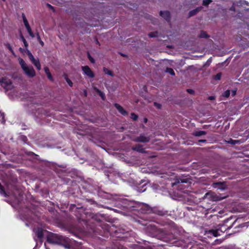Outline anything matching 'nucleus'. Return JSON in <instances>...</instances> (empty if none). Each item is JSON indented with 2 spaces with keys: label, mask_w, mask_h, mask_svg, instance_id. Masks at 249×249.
<instances>
[{
  "label": "nucleus",
  "mask_w": 249,
  "mask_h": 249,
  "mask_svg": "<svg viewBox=\"0 0 249 249\" xmlns=\"http://www.w3.org/2000/svg\"><path fill=\"white\" fill-rule=\"evenodd\" d=\"M154 104H155V105L156 106H157V107H158V108H160V105H159V104H157V103H155Z\"/></svg>",
  "instance_id": "72a5a7b5"
},
{
  "label": "nucleus",
  "mask_w": 249,
  "mask_h": 249,
  "mask_svg": "<svg viewBox=\"0 0 249 249\" xmlns=\"http://www.w3.org/2000/svg\"><path fill=\"white\" fill-rule=\"evenodd\" d=\"M0 83H1V81L0 80Z\"/></svg>",
  "instance_id": "c03bdc74"
},
{
  "label": "nucleus",
  "mask_w": 249,
  "mask_h": 249,
  "mask_svg": "<svg viewBox=\"0 0 249 249\" xmlns=\"http://www.w3.org/2000/svg\"><path fill=\"white\" fill-rule=\"evenodd\" d=\"M187 91L190 94H193L194 93V91L192 89H188Z\"/></svg>",
  "instance_id": "7c9ffc66"
},
{
  "label": "nucleus",
  "mask_w": 249,
  "mask_h": 249,
  "mask_svg": "<svg viewBox=\"0 0 249 249\" xmlns=\"http://www.w3.org/2000/svg\"><path fill=\"white\" fill-rule=\"evenodd\" d=\"M46 249H49L47 248V247H46Z\"/></svg>",
  "instance_id": "37998d69"
},
{
  "label": "nucleus",
  "mask_w": 249,
  "mask_h": 249,
  "mask_svg": "<svg viewBox=\"0 0 249 249\" xmlns=\"http://www.w3.org/2000/svg\"><path fill=\"white\" fill-rule=\"evenodd\" d=\"M104 71L105 73L107 74H108L110 76H113L112 72L111 71H110L109 69L104 68Z\"/></svg>",
  "instance_id": "4468645a"
},
{
  "label": "nucleus",
  "mask_w": 249,
  "mask_h": 249,
  "mask_svg": "<svg viewBox=\"0 0 249 249\" xmlns=\"http://www.w3.org/2000/svg\"><path fill=\"white\" fill-rule=\"evenodd\" d=\"M34 231L35 232L36 235L38 237L39 239H41L42 238L43 236V232L42 229L37 228L36 229H34Z\"/></svg>",
  "instance_id": "39448f33"
},
{
  "label": "nucleus",
  "mask_w": 249,
  "mask_h": 249,
  "mask_svg": "<svg viewBox=\"0 0 249 249\" xmlns=\"http://www.w3.org/2000/svg\"><path fill=\"white\" fill-rule=\"evenodd\" d=\"M49 7H50L53 8V7L51 5L49 4Z\"/></svg>",
  "instance_id": "a19ab883"
},
{
  "label": "nucleus",
  "mask_w": 249,
  "mask_h": 249,
  "mask_svg": "<svg viewBox=\"0 0 249 249\" xmlns=\"http://www.w3.org/2000/svg\"><path fill=\"white\" fill-rule=\"evenodd\" d=\"M209 99H210V100H213V99H214V97H213V96H211V97H209Z\"/></svg>",
  "instance_id": "c9c22d12"
},
{
  "label": "nucleus",
  "mask_w": 249,
  "mask_h": 249,
  "mask_svg": "<svg viewBox=\"0 0 249 249\" xmlns=\"http://www.w3.org/2000/svg\"><path fill=\"white\" fill-rule=\"evenodd\" d=\"M236 93V90H234L232 91V94H233V95H234Z\"/></svg>",
  "instance_id": "f704fd0d"
},
{
  "label": "nucleus",
  "mask_w": 249,
  "mask_h": 249,
  "mask_svg": "<svg viewBox=\"0 0 249 249\" xmlns=\"http://www.w3.org/2000/svg\"><path fill=\"white\" fill-rule=\"evenodd\" d=\"M44 71H45L46 74H47V77L48 78V79L52 81H53V77L50 72L49 69L48 67H46L44 68Z\"/></svg>",
  "instance_id": "1a4fd4ad"
},
{
  "label": "nucleus",
  "mask_w": 249,
  "mask_h": 249,
  "mask_svg": "<svg viewBox=\"0 0 249 249\" xmlns=\"http://www.w3.org/2000/svg\"><path fill=\"white\" fill-rule=\"evenodd\" d=\"M26 53H27V54L28 55L30 60L32 62V63L36 67V69L38 70H41V65H40L39 59L37 58H35L34 57V56H33V55L31 53V52L28 50H26Z\"/></svg>",
  "instance_id": "f03ea898"
},
{
  "label": "nucleus",
  "mask_w": 249,
  "mask_h": 249,
  "mask_svg": "<svg viewBox=\"0 0 249 249\" xmlns=\"http://www.w3.org/2000/svg\"><path fill=\"white\" fill-rule=\"evenodd\" d=\"M212 232L213 233V235L214 236H217L218 235V234L217 233V231H212Z\"/></svg>",
  "instance_id": "2f4dec72"
},
{
  "label": "nucleus",
  "mask_w": 249,
  "mask_h": 249,
  "mask_svg": "<svg viewBox=\"0 0 249 249\" xmlns=\"http://www.w3.org/2000/svg\"><path fill=\"white\" fill-rule=\"evenodd\" d=\"M199 36L201 37H207V34L206 32L203 31L201 32Z\"/></svg>",
  "instance_id": "5701e85b"
},
{
  "label": "nucleus",
  "mask_w": 249,
  "mask_h": 249,
  "mask_svg": "<svg viewBox=\"0 0 249 249\" xmlns=\"http://www.w3.org/2000/svg\"><path fill=\"white\" fill-rule=\"evenodd\" d=\"M131 119H132L133 120H136L138 118V116L137 115H136L134 113H131Z\"/></svg>",
  "instance_id": "a878e982"
},
{
  "label": "nucleus",
  "mask_w": 249,
  "mask_h": 249,
  "mask_svg": "<svg viewBox=\"0 0 249 249\" xmlns=\"http://www.w3.org/2000/svg\"><path fill=\"white\" fill-rule=\"evenodd\" d=\"M27 30L29 33V34L30 35V36L32 37H35V35L34 34H33V33L32 32V29L31 28V27H29L28 28H27Z\"/></svg>",
  "instance_id": "6ab92c4d"
},
{
  "label": "nucleus",
  "mask_w": 249,
  "mask_h": 249,
  "mask_svg": "<svg viewBox=\"0 0 249 249\" xmlns=\"http://www.w3.org/2000/svg\"><path fill=\"white\" fill-rule=\"evenodd\" d=\"M65 79L69 86L71 87L72 86V82L67 76H66Z\"/></svg>",
  "instance_id": "4be33fe9"
},
{
  "label": "nucleus",
  "mask_w": 249,
  "mask_h": 249,
  "mask_svg": "<svg viewBox=\"0 0 249 249\" xmlns=\"http://www.w3.org/2000/svg\"><path fill=\"white\" fill-rule=\"evenodd\" d=\"M82 70L83 71L84 74L90 78L94 77V74L91 70L89 67L88 66L82 67Z\"/></svg>",
  "instance_id": "20e7f679"
},
{
  "label": "nucleus",
  "mask_w": 249,
  "mask_h": 249,
  "mask_svg": "<svg viewBox=\"0 0 249 249\" xmlns=\"http://www.w3.org/2000/svg\"><path fill=\"white\" fill-rule=\"evenodd\" d=\"M3 1H5L6 0H2Z\"/></svg>",
  "instance_id": "79ce46f5"
},
{
  "label": "nucleus",
  "mask_w": 249,
  "mask_h": 249,
  "mask_svg": "<svg viewBox=\"0 0 249 249\" xmlns=\"http://www.w3.org/2000/svg\"><path fill=\"white\" fill-rule=\"evenodd\" d=\"M221 184L219 183H213V187H214V188H217L218 189H223V188L219 187L218 186L219 185H220Z\"/></svg>",
  "instance_id": "393cba45"
},
{
  "label": "nucleus",
  "mask_w": 249,
  "mask_h": 249,
  "mask_svg": "<svg viewBox=\"0 0 249 249\" xmlns=\"http://www.w3.org/2000/svg\"><path fill=\"white\" fill-rule=\"evenodd\" d=\"M166 72L170 73L172 75H175V74L174 71L171 68H167L166 70Z\"/></svg>",
  "instance_id": "2eb2a0df"
},
{
  "label": "nucleus",
  "mask_w": 249,
  "mask_h": 249,
  "mask_svg": "<svg viewBox=\"0 0 249 249\" xmlns=\"http://www.w3.org/2000/svg\"><path fill=\"white\" fill-rule=\"evenodd\" d=\"M20 38H21V40L23 41L25 47L27 48V47L28 46V44L27 42L26 41V39H25V38L23 36H21Z\"/></svg>",
  "instance_id": "f3484780"
},
{
  "label": "nucleus",
  "mask_w": 249,
  "mask_h": 249,
  "mask_svg": "<svg viewBox=\"0 0 249 249\" xmlns=\"http://www.w3.org/2000/svg\"><path fill=\"white\" fill-rule=\"evenodd\" d=\"M1 85L6 90L10 89L12 86V82L10 79L2 78L1 81Z\"/></svg>",
  "instance_id": "7ed1b4c3"
},
{
  "label": "nucleus",
  "mask_w": 249,
  "mask_h": 249,
  "mask_svg": "<svg viewBox=\"0 0 249 249\" xmlns=\"http://www.w3.org/2000/svg\"><path fill=\"white\" fill-rule=\"evenodd\" d=\"M149 138L145 137L143 135L140 136L139 137L137 138L136 139V141L137 142H147L149 141Z\"/></svg>",
  "instance_id": "6e6552de"
},
{
  "label": "nucleus",
  "mask_w": 249,
  "mask_h": 249,
  "mask_svg": "<svg viewBox=\"0 0 249 249\" xmlns=\"http://www.w3.org/2000/svg\"><path fill=\"white\" fill-rule=\"evenodd\" d=\"M147 119H144V122L145 123L147 122Z\"/></svg>",
  "instance_id": "4c0bfd02"
},
{
  "label": "nucleus",
  "mask_w": 249,
  "mask_h": 249,
  "mask_svg": "<svg viewBox=\"0 0 249 249\" xmlns=\"http://www.w3.org/2000/svg\"><path fill=\"white\" fill-rule=\"evenodd\" d=\"M6 46L7 47V48L11 52V53L13 54H14V52L11 46H10V45L9 43H7L6 44Z\"/></svg>",
  "instance_id": "b1692460"
},
{
  "label": "nucleus",
  "mask_w": 249,
  "mask_h": 249,
  "mask_svg": "<svg viewBox=\"0 0 249 249\" xmlns=\"http://www.w3.org/2000/svg\"><path fill=\"white\" fill-rule=\"evenodd\" d=\"M219 199H220V198H217L215 199L214 200H219Z\"/></svg>",
  "instance_id": "58836bf2"
},
{
  "label": "nucleus",
  "mask_w": 249,
  "mask_h": 249,
  "mask_svg": "<svg viewBox=\"0 0 249 249\" xmlns=\"http://www.w3.org/2000/svg\"><path fill=\"white\" fill-rule=\"evenodd\" d=\"M227 142L229 143H231L232 144H235L236 143H239V141L238 140H233L232 139H230L229 141H227Z\"/></svg>",
  "instance_id": "dca6fc26"
},
{
  "label": "nucleus",
  "mask_w": 249,
  "mask_h": 249,
  "mask_svg": "<svg viewBox=\"0 0 249 249\" xmlns=\"http://www.w3.org/2000/svg\"><path fill=\"white\" fill-rule=\"evenodd\" d=\"M221 77V74L220 73H217L214 76V79L216 80H220Z\"/></svg>",
  "instance_id": "aec40b11"
},
{
  "label": "nucleus",
  "mask_w": 249,
  "mask_h": 249,
  "mask_svg": "<svg viewBox=\"0 0 249 249\" xmlns=\"http://www.w3.org/2000/svg\"><path fill=\"white\" fill-rule=\"evenodd\" d=\"M230 91L229 90H227L225 92V93L224 94V96H225L226 97H228L230 95Z\"/></svg>",
  "instance_id": "bb28decb"
},
{
  "label": "nucleus",
  "mask_w": 249,
  "mask_h": 249,
  "mask_svg": "<svg viewBox=\"0 0 249 249\" xmlns=\"http://www.w3.org/2000/svg\"><path fill=\"white\" fill-rule=\"evenodd\" d=\"M212 1L211 0H204L203 1V4L204 5L207 6Z\"/></svg>",
  "instance_id": "412c9836"
},
{
  "label": "nucleus",
  "mask_w": 249,
  "mask_h": 249,
  "mask_svg": "<svg viewBox=\"0 0 249 249\" xmlns=\"http://www.w3.org/2000/svg\"><path fill=\"white\" fill-rule=\"evenodd\" d=\"M176 184V183H174L172 184V185L174 186V185H175Z\"/></svg>",
  "instance_id": "ea45409f"
},
{
  "label": "nucleus",
  "mask_w": 249,
  "mask_h": 249,
  "mask_svg": "<svg viewBox=\"0 0 249 249\" xmlns=\"http://www.w3.org/2000/svg\"><path fill=\"white\" fill-rule=\"evenodd\" d=\"M157 33H149V36L151 37H156L157 36L156 35L157 34Z\"/></svg>",
  "instance_id": "cd10ccee"
},
{
  "label": "nucleus",
  "mask_w": 249,
  "mask_h": 249,
  "mask_svg": "<svg viewBox=\"0 0 249 249\" xmlns=\"http://www.w3.org/2000/svg\"><path fill=\"white\" fill-rule=\"evenodd\" d=\"M114 106L122 115H125L127 114L126 111L124 110V108L120 105L118 104H115Z\"/></svg>",
  "instance_id": "0eeeda50"
},
{
  "label": "nucleus",
  "mask_w": 249,
  "mask_h": 249,
  "mask_svg": "<svg viewBox=\"0 0 249 249\" xmlns=\"http://www.w3.org/2000/svg\"><path fill=\"white\" fill-rule=\"evenodd\" d=\"M199 142H206V140H201Z\"/></svg>",
  "instance_id": "e433bc0d"
},
{
  "label": "nucleus",
  "mask_w": 249,
  "mask_h": 249,
  "mask_svg": "<svg viewBox=\"0 0 249 249\" xmlns=\"http://www.w3.org/2000/svg\"><path fill=\"white\" fill-rule=\"evenodd\" d=\"M22 18H23V20L24 24L26 28V29L29 27H30V25L29 24V23L24 14H22Z\"/></svg>",
  "instance_id": "9b49d317"
},
{
  "label": "nucleus",
  "mask_w": 249,
  "mask_h": 249,
  "mask_svg": "<svg viewBox=\"0 0 249 249\" xmlns=\"http://www.w3.org/2000/svg\"><path fill=\"white\" fill-rule=\"evenodd\" d=\"M180 182L181 183H186V182H187V180L186 179H180Z\"/></svg>",
  "instance_id": "473e14b6"
},
{
  "label": "nucleus",
  "mask_w": 249,
  "mask_h": 249,
  "mask_svg": "<svg viewBox=\"0 0 249 249\" xmlns=\"http://www.w3.org/2000/svg\"><path fill=\"white\" fill-rule=\"evenodd\" d=\"M199 11V9L197 8L194 10L191 11L189 13V17H191L196 14Z\"/></svg>",
  "instance_id": "a211bd4d"
},
{
  "label": "nucleus",
  "mask_w": 249,
  "mask_h": 249,
  "mask_svg": "<svg viewBox=\"0 0 249 249\" xmlns=\"http://www.w3.org/2000/svg\"><path fill=\"white\" fill-rule=\"evenodd\" d=\"M94 89L99 94L103 100H104L105 99V95L101 91L96 88H94Z\"/></svg>",
  "instance_id": "f8f14e48"
},
{
  "label": "nucleus",
  "mask_w": 249,
  "mask_h": 249,
  "mask_svg": "<svg viewBox=\"0 0 249 249\" xmlns=\"http://www.w3.org/2000/svg\"><path fill=\"white\" fill-rule=\"evenodd\" d=\"M37 38L40 44L43 46L44 45V42L41 40L40 37L38 35H37Z\"/></svg>",
  "instance_id": "c85d7f7f"
},
{
  "label": "nucleus",
  "mask_w": 249,
  "mask_h": 249,
  "mask_svg": "<svg viewBox=\"0 0 249 249\" xmlns=\"http://www.w3.org/2000/svg\"><path fill=\"white\" fill-rule=\"evenodd\" d=\"M19 63L24 73L30 77H33L36 76V71L32 66H28L23 59L18 58Z\"/></svg>",
  "instance_id": "f257e3e1"
},
{
  "label": "nucleus",
  "mask_w": 249,
  "mask_h": 249,
  "mask_svg": "<svg viewBox=\"0 0 249 249\" xmlns=\"http://www.w3.org/2000/svg\"><path fill=\"white\" fill-rule=\"evenodd\" d=\"M132 149L134 150L137 151L139 152L142 153L144 152V149L142 147V146L140 145H137L135 147H133Z\"/></svg>",
  "instance_id": "9d476101"
},
{
  "label": "nucleus",
  "mask_w": 249,
  "mask_h": 249,
  "mask_svg": "<svg viewBox=\"0 0 249 249\" xmlns=\"http://www.w3.org/2000/svg\"><path fill=\"white\" fill-rule=\"evenodd\" d=\"M160 15L166 20H168L170 18V13L168 11H160Z\"/></svg>",
  "instance_id": "423d86ee"
},
{
  "label": "nucleus",
  "mask_w": 249,
  "mask_h": 249,
  "mask_svg": "<svg viewBox=\"0 0 249 249\" xmlns=\"http://www.w3.org/2000/svg\"><path fill=\"white\" fill-rule=\"evenodd\" d=\"M206 132L204 131H197L194 132V135L196 136H200L206 134Z\"/></svg>",
  "instance_id": "ddd939ff"
},
{
  "label": "nucleus",
  "mask_w": 249,
  "mask_h": 249,
  "mask_svg": "<svg viewBox=\"0 0 249 249\" xmlns=\"http://www.w3.org/2000/svg\"><path fill=\"white\" fill-rule=\"evenodd\" d=\"M89 60H90V62H91V63H94V62H95V61H94V59L92 57H91L90 56V55H89Z\"/></svg>",
  "instance_id": "c756f323"
}]
</instances>
